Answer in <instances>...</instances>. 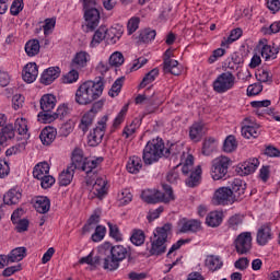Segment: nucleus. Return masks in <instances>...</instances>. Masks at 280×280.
Here are the masks:
<instances>
[{"label":"nucleus","instance_id":"1","mask_svg":"<svg viewBox=\"0 0 280 280\" xmlns=\"http://www.w3.org/2000/svg\"><path fill=\"white\" fill-rule=\"evenodd\" d=\"M98 255L103 258V268L104 270H117L119 264L132 255L128 247L124 245H113L109 242L103 243L98 247Z\"/></svg>","mask_w":280,"mask_h":280},{"label":"nucleus","instance_id":"2","mask_svg":"<svg viewBox=\"0 0 280 280\" xmlns=\"http://www.w3.org/2000/svg\"><path fill=\"white\" fill-rule=\"evenodd\" d=\"M104 93V78L98 77L94 81L83 82L75 92L74 101L80 106H89L95 100H100Z\"/></svg>","mask_w":280,"mask_h":280},{"label":"nucleus","instance_id":"3","mask_svg":"<svg viewBox=\"0 0 280 280\" xmlns=\"http://www.w3.org/2000/svg\"><path fill=\"white\" fill-rule=\"evenodd\" d=\"M162 189L164 192H161V190H156V189L143 190L141 194V198L148 205H156L159 202H164L165 205H167L172 202V200L176 199V197L174 196V190L172 189V186L167 184H163Z\"/></svg>","mask_w":280,"mask_h":280},{"label":"nucleus","instance_id":"4","mask_svg":"<svg viewBox=\"0 0 280 280\" xmlns=\"http://www.w3.org/2000/svg\"><path fill=\"white\" fill-rule=\"evenodd\" d=\"M172 233V223H166L162 228H156L154 237L151 241L150 255H164L167 250V236Z\"/></svg>","mask_w":280,"mask_h":280},{"label":"nucleus","instance_id":"5","mask_svg":"<svg viewBox=\"0 0 280 280\" xmlns=\"http://www.w3.org/2000/svg\"><path fill=\"white\" fill-rule=\"evenodd\" d=\"M163 156H165V142L161 138L150 140L143 149L142 159L145 165H152Z\"/></svg>","mask_w":280,"mask_h":280},{"label":"nucleus","instance_id":"6","mask_svg":"<svg viewBox=\"0 0 280 280\" xmlns=\"http://www.w3.org/2000/svg\"><path fill=\"white\" fill-rule=\"evenodd\" d=\"M122 35L124 30L121 28H119L118 31L117 28H110L108 31L106 26L102 25L95 31L90 47H97V45H100V43H102L104 38L109 39L110 43L115 45V43H117V40H119V38H121Z\"/></svg>","mask_w":280,"mask_h":280},{"label":"nucleus","instance_id":"7","mask_svg":"<svg viewBox=\"0 0 280 280\" xmlns=\"http://www.w3.org/2000/svg\"><path fill=\"white\" fill-rule=\"evenodd\" d=\"M229 165H231V159L228 156L221 155L215 158L212 161L211 166V177L213 180H222V178H226V174H229Z\"/></svg>","mask_w":280,"mask_h":280},{"label":"nucleus","instance_id":"8","mask_svg":"<svg viewBox=\"0 0 280 280\" xmlns=\"http://www.w3.org/2000/svg\"><path fill=\"white\" fill-rule=\"evenodd\" d=\"M235 86V75L231 71L221 73L213 82L215 93H226Z\"/></svg>","mask_w":280,"mask_h":280},{"label":"nucleus","instance_id":"9","mask_svg":"<svg viewBox=\"0 0 280 280\" xmlns=\"http://www.w3.org/2000/svg\"><path fill=\"white\" fill-rule=\"evenodd\" d=\"M237 255H248L253 249V233L242 232L234 241Z\"/></svg>","mask_w":280,"mask_h":280},{"label":"nucleus","instance_id":"10","mask_svg":"<svg viewBox=\"0 0 280 280\" xmlns=\"http://www.w3.org/2000/svg\"><path fill=\"white\" fill-rule=\"evenodd\" d=\"M212 203L221 207H229V205L235 203V197H233L231 188H218L213 194Z\"/></svg>","mask_w":280,"mask_h":280},{"label":"nucleus","instance_id":"11","mask_svg":"<svg viewBox=\"0 0 280 280\" xmlns=\"http://www.w3.org/2000/svg\"><path fill=\"white\" fill-rule=\"evenodd\" d=\"M106 121H108V116H104L98 122L96 128H94L93 132L88 137V144L91 148H96L102 143L104 139V132H106Z\"/></svg>","mask_w":280,"mask_h":280},{"label":"nucleus","instance_id":"12","mask_svg":"<svg viewBox=\"0 0 280 280\" xmlns=\"http://www.w3.org/2000/svg\"><path fill=\"white\" fill-rule=\"evenodd\" d=\"M275 237V234L272 233V223L267 222L262 224L256 234V242L258 246H266L270 240Z\"/></svg>","mask_w":280,"mask_h":280},{"label":"nucleus","instance_id":"13","mask_svg":"<svg viewBox=\"0 0 280 280\" xmlns=\"http://www.w3.org/2000/svg\"><path fill=\"white\" fill-rule=\"evenodd\" d=\"M92 194L94 198H98V200H103L104 197L108 195V179L106 175H101L96 178L92 187Z\"/></svg>","mask_w":280,"mask_h":280},{"label":"nucleus","instance_id":"14","mask_svg":"<svg viewBox=\"0 0 280 280\" xmlns=\"http://www.w3.org/2000/svg\"><path fill=\"white\" fill-rule=\"evenodd\" d=\"M84 19L86 22L88 32H94V30L100 25V10L97 7L84 9Z\"/></svg>","mask_w":280,"mask_h":280},{"label":"nucleus","instance_id":"15","mask_svg":"<svg viewBox=\"0 0 280 280\" xmlns=\"http://www.w3.org/2000/svg\"><path fill=\"white\" fill-rule=\"evenodd\" d=\"M244 121L248 125L242 127V136L245 139H257V137L261 135V127L257 124L250 122V118H245Z\"/></svg>","mask_w":280,"mask_h":280},{"label":"nucleus","instance_id":"16","mask_svg":"<svg viewBox=\"0 0 280 280\" xmlns=\"http://www.w3.org/2000/svg\"><path fill=\"white\" fill-rule=\"evenodd\" d=\"M95 115H97V108L92 107L89 112L84 113L79 124V130H82L84 135L89 132L93 121H95Z\"/></svg>","mask_w":280,"mask_h":280},{"label":"nucleus","instance_id":"17","mask_svg":"<svg viewBox=\"0 0 280 280\" xmlns=\"http://www.w3.org/2000/svg\"><path fill=\"white\" fill-rule=\"evenodd\" d=\"M185 151H183V144L172 143L168 148L164 147V159H171V161H183Z\"/></svg>","mask_w":280,"mask_h":280},{"label":"nucleus","instance_id":"18","mask_svg":"<svg viewBox=\"0 0 280 280\" xmlns=\"http://www.w3.org/2000/svg\"><path fill=\"white\" fill-rule=\"evenodd\" d=\"M90 61L91 55H89V52L84 50H81L74 55V57L71 60L70 67L71 69L82 70L88 67Z\"/></svg>","mask_w":280,"mask_h":280},{"label":"nucleus","instance_id":"19","mask_svg":"<svg viewBox=\"0 0 280 280\" xmlns=\"http://www.w3.org/2000/svg\"><path fill=\"white\" fill-rule=\"evenodd\" d=\"M232 197L234 198V202H240L244 200V195L246 194V182L235 178L232 182Z\"/></svg>","mask_w":280,"mask_h":280},{"label":"nucleus","instance_id":"20","mask_svg":"<svg viewBox=\"0 0 280 280\" xmlns=\"http://www.w3.org/2000/svg\"><path fill=\"white\" fill-rule=\"evenodd\" d=\"M36 78H38V66L36 62L27 63L22 70V79L26 84H32L36 82Z\"/></svg>","mask_w":280,"mask_h":280},{"label":"nucleus","instance_id":"21","mask_svg":"<svg viewBox=\"0 0 280 280\" xmlns=\"http://www.w3.org/2000/svg\"><path fill=\"white\" fill-rule=\"evenodd\" d=\"M207 128L205 127V122L196 121L189 127V139L194 141V143H199L202 141V137H205Z\"/></svg>","mask_w":280,"mask_h":280},{"label":"nucleus","instance_id":"22","mask_svg":"<svg viewBox=\"0 0 280 280\" xmlns=\"http://www.w3.org/2000/svg\"><path fill=\"white\" fill-rule=\"evenodd\" d=\"M155 95V104H163V102H159V97H161V92L155 93L154 91L152 92V88H149L144 91L143 94H139L136 97V104H150V102H154V97Z\"/></svg>","mask_w":280,"mask_h":280},{"label":"nucleus","instance_id":"23","mask_svg":"<svg viewBox=\"0 0 280 280\" xmlns=\"http://www.w3.org/2000/svg\"><path fill=\"white\" fill-rule=\"evenodd\" d=\"M58 78H60V67H50L42 73L40 83L49 86Z\"/></svg>","mask_w":280,"mask_h":280},{"label":"nucleus","instance_id":"24","mask_svg":"<svg viewBox=\"0 0 280 280\" xmlns=\"http://www.w3.org/2000/svg\"><path fill=\"white\" fill-rule=\"evenodd\" d=\"M180 225V233H198L202 229V222L197 219H183Z\"/></svg>","mask_w":280,"mask_h":280},{"label":"nucleus","instance_id":"25","mask_svg":"<svg viewBox=\"0 0 280 280\" xmlns=\"http://www.w3.org/2000/svg\"><path fill=\"white\" fill-rule=\"evenodd\" d=\"M185 179L187 187H198L202 180V168L200 166L195 167L194 171H190Z\"/></svg>","mask_w":280,"mask_h":280},{"label":"nucleus","instance_id":"26","mask_svg":"<svg viewBox=\"0 0 280 280\" xmlns=\"http://www.w3.org/2000/svg\"><path fill=\"white\" fill-rule=\"evenodd\" d=\"M42 110L43 112L37 115V119L42 124H51V121L58 119V114L54 113V106H42Z\"/></svg>","mask_w":280,"mask_h":280},{"label":"nucleus","instance_id":"27","mask_svg":"<svg viewBox=\"0 0 280 280\" xmlns=\"http://www.w3.org/2000/svg\"><path fill=\"white\" fill-rule=\"evenodd\" d=\"M71 161L69 167H72V170H82L86 161V159H84V151L80 148H75L72 152Z\"/></svg>","mask_w":280,"mask_h":280},{"label":"nucleus","instance_id":"28","mask_svg":"<svg viewBox=\"0 0 280 280\" xmlns=\"http://www.w3.org/2000/svg\"><path fill=\"white\" fill-rule=\"evenodd\" d=\"M56 135H58V131H56V128L46 127L42 130L39 135V139L44 145H51V143L56 141Z\"/></svg>","mask_w":280,"mask_h":280},{"label":"nucleus","instance_id":"29","mask_svg":"<svg viewBox=\"0 0 280 280\" xmlns=\"http://www.w3.org/2000/svg\"><path fill=\"white\" fill-rule=\"evenodd\" d=\"M75 170L73 166H68L65 171L59 174L58 183L60 187H67L73 182Z\"/></svg>","mask_w":280,"mask_h":280},{"label":"nucleus","instance_id":"30","mask_svg":"<svg viewBox=\"0 0 280 280\" xmlns=\"http://www.w3.org/2000/svg\"><path fill=\"white\" fill-rule=\"evenodd\" d=\"M34 208L37 213H48L51 209V200H49V197L38 196L35 198Z\"/></svg>","mask_w":280,"mask_h":280},{"label":"nucleus","instance_id":"31","mask_svg":"<svg viewBox=\"0 0 280 280\" xmlns=\"http://www.w3.org/2000/svg\"><path fill=\"white\" fill-rule=\"evenodd\" d=\"M223 220H224V213L220 211H212L208 213L206 218V224L208 226H211V229H218V226L222 224Z\"/></svg>","mask_w":280,"mask_h":280},{"label":"nucleus","instance_id":"32","mask_svg":"<svg viewBox=\"0 0 280 280\" xmlns=\"http://www.w3.org/2000/svg\"><path fill=\"white\" fill-rule=\"evenodd\" d=\"M143 168V161L138 155L130 156L127 162V172L129 174H139Z\"/></svg>","mask_w":280,"mask_h":280},{"label":"nucleus","instance_id":"33","mask_svg":"<svg viewBox=\"0 0 280 280\" xmlns=\"http://www.w3.org/2000/svg\"><path fill=\"white\" fill-rule=\"evenodd\" d=\"M257 167H259V160L257 158H252L243 162L240 170L245 176H248L250 174H255Z\"/></svg>","mask_w":280,"mask_h":280},{"label":"nucleus","instance_id":"34","mask_svg":"<svg viewBox=\"0 0 280 280\" xmlns=\"http://www.w3.org/2000/svg\"><path fill=\"white\" fill-rule=\"evenodd\" d=\"M104 163V158H94L93 160L85 159L83 167L81 168L82 172L89 176V174L93 173L96 167H100Z\"/></svg>","mask_w":280,"mask_h":280},{"label":"nucleus","instance_id":"35","mask_svg":"<svg viewBox=\"0 0 280 280\" xmlns=\"http://www.w3.org/2000/svg\"><path fill=\"white\" fill-rule=\"evenodd\" d=\"M21 198H23V194H21L16 188L10 189L4 196H3V202L4 205H19L21 202Z\"/></svg>","mask_w":280,"mask_h":280},{"label":"nucleus","instance_id":"36","mask_svg":"<svg viewBox=\"0 0 280 280\" xmlns=\"http://www.w3.org/2000/svg\"><path fill=\"white\" fill-rule=\"evenodd\" d=\"M26 255H27V248L16 247V248L12 249L10 252V254L7 256L9 257V261L11 264H16L19 261H23V259H25Z\"/></svg>","mask_w":280,"mask_h":280},{"label":"nucleus","instance_id":"37","mask_svg":"<svg viewBox=\"0 0 280 280\" xmlns=\"http://www.w3.org/2000/svg\"><path fill=\"white\" fill-rule=\"evenodd\" d=\"M16 129L13 125H7L2 127V131L0 133V145H5V143L12 139H14V133Z\"/></svg>","mask_w":280,"mask_h":280},{"label":"nucleus","instance_id":"38","mask_svg":"<svg viewBox=\"0 0 280 280\" xmlns=\"http://www.w3.org/2000/svg\"><path fill=\"white\" fill-rule=\"evenodd\" d=\"M141 126V119L139 118H135L131 124L127 125L124 130H122V137H125V139H130V137L135 136V132H137V130H139Z\"/></svg>","mask_w":280,"mask_h":280},{"label":"nucleus","instance_id":"39","mask_svg":"<svg viewBox=\"0 0 280 280\" xmlns=\"http://www.w3.org/2000/svg\"><path fill=\"white\" fill-rule=\"evenodd\" d=\"M49 174V164L47 162H40L35 165L33 170L34 178L40 180V178H45Z\"/></svg>","mask_w":280,"mask_h":280},{"label":"nucleus","instance_id":"40","mask_svg":"<svg viewBox=\"0 0 280 280\" xmlns=\"http://www.w3.org/2000/svg\"><path fill=\"white\" fill-rule=\"evenodd\" d=\"M130 242L133 246H143L145 244V232L135 229L131 231Z\"/></svg>","mask_w":280,"mask_h":280},{"label":"nucleus","instance_id":"41","mask_svg":"<svg viewBox=\"0 0 280 280\" xmlns=\"http://www.w3.org/2000/svg\"><path fill=\"white\" fill-rule=\"evenodd\" d=\"M25 51L26 55L30 56V58L34 56H38L40 51V43L38 39H31L25 44Z\"/></svg>","mask_w":280,"mask_h":280},{"label":"nucleus","instance_id":"42","mask_svg":"<svg viewBox=\"0 0 280 280\" xmlns=\"http://www.w3.org/2000/svg\"><path fill=\"white\" fill-rule=\"evenodd\" d=\"M243 31L242 28H234L231 31L229 37H224L221 42V47H229L232 43H235V40H240L242 38Z\"/></svg>","mask_w":280,"mask_h":280},{"label":"nucleus","instance_id":"43","mask_svg":"<svg viewBox=\"0 0 280 280\" xmlns=\"http://www.w3.org/2000/svg\"><path fill=\"white\" fill-rule=\"evenodd\" d=\"M224 264L222 262V259L218 256H208L206 258V267L211 270V272H215V270H220Z\"/></svg>","mask_w":280,"mask_h":280},{"label":"nucleus","instance_id":"44","mask_svg":"<svg viewBox=\"0 0 280 280\" xmlns=\"http://www.w3.org/2000/svg\"><path fill=\"white\" fill-rule=\"evenodd\" d=\"M279 51V48H275L270 45H265L261 48V57L265 58V60H275Z\"/></svg>","mask_w":280,"mask_h":280},{"label":"nucleus","instance_id":"45","mask_svg":"<svg viewBox=\"0 0 280 280\" xmlns=\"http://www.w3.org/2000/svg\"><path fill=\"white\" fill-rule=\"evenodd\" d=\"M107 226L109 229V237H112V240H115V242H124V234H121L118 224L108 222Z\"/></svg>","mask_w":280,"mask_h":280},{"label":"nucleus","instance_id":"46","mask_svg":"<svg viewBox=\"0 0 280 280\" xmlns=\"http://www.w3.org/2000/svg\"><path fill=\"white\" fill-rule=\"evenodd\" d=\"M159 77V69H152L148 72L144 78L142 79L141 83L139 84V89H145L148 84H152Z\"/></svg>","mask_w":280,"mask_h":280},{"label":"nucleus","instance_id":"47","mask_svg":"<svg viewBox=\"0 0 280 280\" xmlns=\"http://www.w3.org/2000/svg\"><path fill=\"white\" fill-rule=\"evenodd\" d=\"M237 150V139L235 136H228L223 142V152L231 153Z\"/></svg>","mask_w":280,"mask_h":280},{"label":"nucleus","instance_id":"48","mask_svg":"<svg viewBox=\"0 0 280 280\" xmlns=\"http://www.w3.org/2000/svg\"><path fill=\"white\" fill-rule=\"evenodd\" d=\"M126 115H128V107H122L114 119L112 132H115V130H119V128L121 127V122L126 120Z\"/></svg>","mask_w":280,"mask_h":280},{"label":"nucleus","instance_id":"49","mask_svg":"<svg viewBox=\"0 0 280 280\" xmlns=\"http://www.w3.org/2000/svg\"><path fill=\"white\" fill-rule=\"evenodd\" d=\"M183 158L185 159V161H184V165L182 167V173L184 174V176H187V175H189V172H192L196 170L194 167V155L187 153Z\"/></svg>","mask_w":280,"mask_h":280},{"label":"nucleus","instance_id":"50","mask_svg":"<svg viewBox=\"0 0 280 280\" xmlns=\"http://www.w3.org/2000/svg\"><path fill=\"white\" fill-rule=\"evenodd\" d=\"M126 79L124 77L118 78L112 85L110 90L108 91L109 97H117L119 93H121V88L124 86V82Z\"/></svg>","mask_w":280,"mask_h":280},{"label":"nucleus","instance_id":"51","mask_svg":"<svg viewBox=\"0 0 280 280\" xmlns=\"http://www.w3.org/2000/svg\"><path fill=\"white\" fill-rule=\"evenodd\" d=\"M117 198H118L119 207L130 205V202H132V192H130L129 189H122L118 194Z\"/></svg>","mask_w":280,"mask_h":280},{"label":"nucleus","instance_id":"52","mask_svg":"<svg viewBox=\"0 0 280 280\" xmlns=\"http://www.w3.org/2000/svg\"><path fill=\"white\" fill-rule=\"evenodd\" d=\"M154 38H156V31L154 30L147 28L141 31L139 34V40L141 43H151Z\"/></svg>","mask_w":280,"mask_h":280},{"label":"nucleus","instance_id":"53","mask_svg":"<svg viewBox=\"0 0 280 280\" xmlns=\"http://www.w3.org/2000/svg\"><path fill=\"white\" fill-rule=\"evenodd\" d=\"M100 223V213L95 211L88 220L86 224L83 226V233H91L93 231V224Z\"/></svg>","mask_w":280,"mask_h":280},{"label":"nucleus","instance_id":"54","mask_svg":"<svg viewBox=\"0 0 280 280\" xmlns=\"http://www.w3.org/2000/svg\"><path fill=\"white\" fill-rule=\"evenodd\" d=\"M244 222V219H242V215L234 214L228 220V229L229 231H237L240 229L241 224Z\"/></svg>","mask_w":280,"mask_h":280},{"label":"nucleus","instance_id":"55","mask_svg":"<svg viewBox=\"0 0 280 280\" xmlns=\"http://www.w3.org/2000/svg\"><path fill=\"white\" fill-rule=\"evenodd\" d=\"M102 257H104V256L98 254V256H95L93 258V252H92V253H90V255L82 257L79 260V264H88L89 266H100V261H102Z\"/></svg>","mask_w":280,"mask_h":280},{"label":"nucleus","instance_id":"56","mask_svg":"<svg viewBox=\"0 0 280 280\" xmlns=\"http://www.w3.org/2000/svg\"><path fill=\"white\" fill-rule=\"evenodd\" d=\"M164 73H172V75H178L180 73V68H178V61H166L164 65Z\"/></svg>","mask_w":280,"mask_h":280},{"label":"nucleus","instance_id":"57","mask_svg":"<svg viewBox=\"0 0 280 280\" xmlns=\"http://www.w3.org/2000/svg\"><path fill=\"white\" fill-rule=\"evenodd\" d=\"M15 131L18 135H27L28 128H27V119L25 118H18L14 124Z\"/></svg>","mask_w":280,"mask_h":280},{"label":"nucleus","instance_id":"58","mask_svg":"<svg viewBox=\"0 0 280 280\" xmlns=\"http://www.w3.org/2000/svg\"><path fill=\"white\" fill-rule=\"evenodd\" d=\"M58 98L54 94H44L39 100V106H56Z\"/></svg>","mask_w":280,"mask_h":280},{"label":"nucleus","instance_id":"59","mask_svg":"<svg viewBox=\"0 0 280 280\" xmlns=\"http://www.w3.org/2000/svg\"><path fill=\"white\" fill-rule=\"evenodd\" d=\"M254 115H257L258 117H265V115H272L273 119L276 121H280L279 113L275 112V109H261V107H256V109L253 110Z\"/></svg>","mask_w":280,"mask_h":280},{"label":"nucleus","instance_id":"60","mask_svg":"<svg viewBox=\"0 0 280 280\" xmlns=\"http://www.w3.org/2000/svg\"><path fill=\"white\" fill-rule=\"evenodd\" d=\"M124 54L119 51H115L114 54L110 55L109 57V65L112 67H121L125 62Z\"/></svg>","mask_w":280,"mask_h":280},{"label":"nucleus","instance_id":"61","mask_svg":"<svg viewBox=\"0 0 280 280\" xmlns=\"http://www.w3.org/2000/svg\"><path fill=\"white\" fill-rule=\"evenodd\" d=\"M106 237V226L97 225L92 234V242H102Z\"/></svg>","mask_w":280,"mask_h":280},{"label":"nucleus","instance_id":"62","mask_svg":"<svg viewBox=\"0 0 280 280\" xmlns=\"http://www.w3.org/2000/svg\"><path fill=\"white\" fill-rule=\"evenodd\" d=\"M258 82L270 83L272 82V74L266 69H259L256 73Z\"/></svg>","mask_w":280,"mask_h":280},{"label":"nucleus","instance_id":"63","mask_svg":"<svg viewBox=\"0 0 280 280\" xmlns=\"http://www.w3.org/2000/svg\"><path fill=\"white\" fill-rule=\"evenodd\" d=\"M79 69L72 68L63 79L65 84H73L77 80L80 79V73L78 72Z\"/></svg>","mask_w":280,"mask_h":280},{"label":"nucleus","instance_id":"64","mask_svg":"<svg viewBox=\"0 0 280 280\" xmlns=\"http://www.w3.org/2000/svg\"><path fill=\"white\" fill-rule=\"evenodd\" d=\"M23 12V0H14L10 8L12 16H19Z\"/></svg>","mask_w":280,"mask_h":280}]
</instances>
